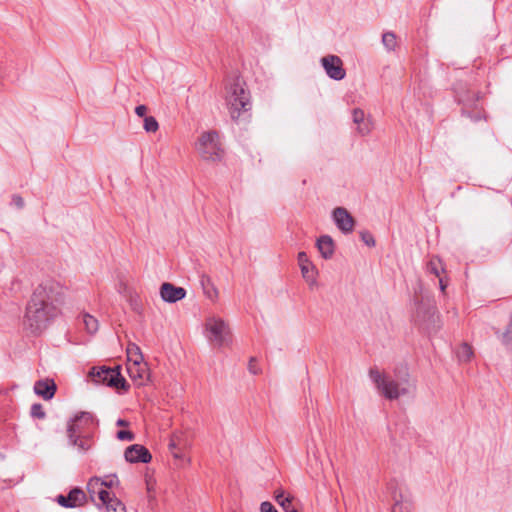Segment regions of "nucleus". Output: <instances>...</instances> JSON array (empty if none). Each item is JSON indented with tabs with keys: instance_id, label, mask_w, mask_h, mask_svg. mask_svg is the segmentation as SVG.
I'll list each match as a JSON object with an SVG mask.
<instances>
[{
	"instance_id": "6ab92c4d",
	"label": "nucleus",
	"mask_w": 512,
	"mask_h": 512,
	"mask_svg": "<svg viewBox=\"0 0 512 512\" xmlns=\"http://www.w3.org/2000/svg\"><path fill=\"white\" fill-rule=\"evenodd\" d=\"M316 246L324 259H330L335 251L334 241L329 235H322L317 239Z\"/></svg>"
},
{
	"instance_id": "cd10ccee",
	"label": "nucleus",
	"mask_w": 512,
	"mask_h": 512,
	"mask_svg": "<svg viewBox=\"0 0 512 512\" xmlns=\"http://www.w3.org/2000/svg\"><path fill=\"white\" fill-rule=\"evenodd\" d=\"M201 282L204 287V293L206 294V296L209 299L214 300L217 297L218 293L216 288L210 283V279L203 278Z\"/></svg>"
},
{
	"instance_id": "f257e3e1",
	"label": "nucleus",
	"mask_w": 512,
	"mask_h": 512,
	"mask_svg": "<svg viewBox=\"0 0 512 512\" xmlns=\"http://www.w3.org/2000/svg\"><path fill=\"white\" fill-rule=\"evenodd\" d=\"M63 286L53 280L41 283L33 292L26 308V321L32 332L42 331L60 312Z\"/></svg>"
},
{
	"instance_id": "2eb2a0df",
	"label": "nucleus",
	"mask_w": 512,
	"mask_h": 512,
	"mask_svg": "<svg viewBox=\"0 0 512 512\" xmlns=\"http://www.w3.org/2000/svg\"><path fill=\"white\" fill-rule=\"evenodd\" d=\"M87 490L92 501L95 500V497H98L101 503L105 502V499L111 494L101 485L100 477H92L88 481Z\"/></svg>"
},
{
	"instance_id": "a18cd8bd",
	"label": "nucleus",
	"mask_w": 512,
	"mask_h": 512,
	"mask_svg": "<svg viewBox=\"0 0 512 512\" xmlns=\"http://www.w3.org/2000/svg\"><path fill=\"white\" fill-rule=\"evenodd\" d=\"M176 443L174 441H172L170 444H169V448H175L176 447Z\"/></svg>"
},
{
	"instance_id": "4be33fe9",
	"label": "nucleus",
	"mask_w": 512,
	"mask_h": 512,
	"mask_svg": "<svg viewBox=\"0 0 512 512\" xmlns=\"http://www.w3.org/2000/svg\"><path fill=\"white\" fill-rule=\"evenodd\" d=\"M102 504L106 507L107 512H126L125 505L112 494Z\"/></svg>"
},
{
	"instance_id": "20e7f679",
	"label": "nucleus",
	"mask_w": 512,
	"mask_h": 512,
	"mask_svg": "<svg viewBox=\"0 0 512 512\" xmlns=\"http://www.w3.org/2000/svg\"><path fill=\"white\" fill-rule=\"evenodd\" d=\"M227 106L233 120H238L242 113L251 109L250 94L245 83L236 80L227 90Z\"/></svg>"
},
{
	"instance_id": "c85d7f7f",
	"label": "nucleus",
	"mask_w": 512,
	"mask_h": 512,
	"mask_svg": "<svg viewBox=\"0 0 512 512\" xmlns=\"http://www.w3.org/2000/svg\"><path fill=\"white\" fill-rule=\"evenodd\" d=\"M277 503L285 510V512H290L292 508H294L291 504V499L289 497H285L283 492L278 493L275 497Z\"/></svg>"
},
{
	"instance_id": "e433bc0d",
	"label": "nucleus",
	"mask_w": 512,
	"mask_h": 512,
	"mask_svg": "<svg viewBox=\"0 0 512 512\" xmlns=\"http://www.w3.org/2000/svg\"><path fill=\"white\" fill-rule=\"evenodd\" d=\"M12 203L19 209L24 207V200L20 195H13L12 196Z\"/></svg>"
},
{
	"instance_id": "4468645a",
	"label": "nucleus",
	"mask_w": 512,
	"mask_h": 512,
	"mask_svg": "<svg viewBox=\"0 0 512 512\" xmlns=\"http://www.w3.org/2000/svg\"><path fill=\"white\" fill-rule=\"evenodd\" d=\"M85 498L82 490L75 488L72 489L67 496L60 494L57 496L56 501L59 505L65 508H73L80 505Z\"/></svg>"
},
{
	"instance_id": "f3484780",
	"label": "nucleus",
	"mask_w": 512,
	"mask_h": 512,
	"mask_svg": "<svg viewBox=\"0 0 512 512\" xmlns=\"http://www.w3.org/2000/svg\"><path fill=\"white\" fill-rule=\"evenodd\" d=\"M34 392L44 400H50L56 392V385L54 381L50 379L39 380L34 385Z\"/></svg>"
},
{
	"instance_id": "79ce46f5",
	"label": "nucleus",
	"mask_w": 512,
	"mask_h": 512,
	"mask_svg": "<svg viewBox=\"0 0 512 512\" xmlns=\"http://www.w3.org/2000/svg\"><path fill=\"white\" fill-rule=\"evenodd\" d=\"M131 305H132L133 310L139 312V307H138L136 300L134 301L133 299H131Z\"/></svg>"
},
{
	"instance_id": "2f4dec72",
	"label": "nucleus",
	"mask_w": 512,
	"mask_h": 512,
	"mask_svg": "<svg viewBox=\"0 0 512 512\" xmlns=\"http://www.w3.org/2000/svg\"><path fill=\"white\" fill-rule=\"evenodd\" d=\"M502 342L507 346L512 345V317L505 332L502 334Z\"/></svg>"
},
{
	"instance_id": "423d86ee",
	"label": "nucleus",
	"mask_w": 512,
	"mask_h": 512,
	"mask_svg": "<svg viewBox=\"0 0 512 512\" xmlns=\"http://www.w3.org/2000/svg\"><path fill=\"white\" fill-rule=\"evenodd\" d=\"M89 377L95 384H102L109 387H114L117 390L127 391L129 384L120 373V367H94L89 372Z\"/></svg>"
},
{
	"instance_id": "72a5a7b5",
	"label": "nucleus",
	"mask_w": 512,
	"mask_h": 512,
	"mask_svg": "<svg viewBox=\"0 0 512 512\" xmlns=\"http://www.w3.org/2000/svg\"><path fill=\"white\" fill-rule=\"evenodd\" d=\"M360 238L369 247H374L376 244L373 235L369 231H361Z\"/></svg>"
},
{
	"instance_id": "473e14b6",
	"label": "nucleus",
	"mask_w": 512,
	"mask_h": 512,
	"mask_svg": "<svg viewBox=\"0 0 512 512\" xmlns=\"http://www.w3.org/2000/svg\"><path fill=\"white\" fill-rule=\"evenodd\" d=\"M31 416L38 419L45 418V412L43 406L39 403H35L31 406Z\"/></svg>"
},
{
	"instance_id": "a19ab883",
	"label": "nucleus",
	"mask_w": 512,
	"mask_h": 512,
	"mask_svg": "<svg viewBox=\"0 0 512 512\" xmlns=\"http://www.w3.org/2000/svg\"><path fill=\"white\" fill-rule=\"evenodd\" d=\"M439 278V286L442 292L445 291L447 284L444 282V279L440 276Z\"/></svg>"
},
{
	"instance_id": "c9c22d12",
	"label": "nucleus",
	"mask_w": 512,
	"mask_h": 512,
	"mask_svg": "<svg viewBox=\"0 0 512 512\" xmlns=\"http://www.w3.org/2000/svg\"><path fill=\"white\" fill-rule=\"evenodd\" d=\"M261 512H278L270 502H262L260 505Z\"/></svg>"
},
{
	"instance_id": "7ed1b4c3",
	"label": "nucleus",
	"mask_w": 512,
	"mask_h": 512,
	"mask_svg": "<svg viewBox=\"0 0 512 512\" xmlns=\"http://www.w3.org/2000/svg\"><path fill=\"white\" fill-rule=\"evenodd\" d=\"M371 380L375 383L379 392L387 399H398L400 396L410 394L415 385L408 379L395 381L386 374H382L378 369L372 368L369 371Z\"/></svg>"
},
{
	"instance_id": "ea45409f",
	"label": "nucleus",
	"mask_w": 512,
	"mask_h": 512,
	"mask_svg": "<svg viewBox=\"0 0 512 512\" xmlns=\"http://www.w3.org/2000/svg\"><path fill=\"white\" fill-rule=\"evenodd\" d=\"M173 456L174 458L176 459H185V455L183 453V450H176L174 453H173Z\"/></svg>"
},
{
	"instance_id": "f03ea898",
	"label": "nucleus",
	"mask_w": 512,
	"mask_h": 512,
	"mask_svg": "<svg viewBox=\"0 0 512 512\" xmlns=\"http://www.w3.org/2000/svg\"><path fill=\"white\" fill-rule=\"evenodd\" d=\"M94 426L93 415L89 412L76 414L67 423V437L69 444L78 448H90L94 443L91 436V428Z\"/></svg>"
},
{
	"instance_id": "9b49d317",
	"label": "nucleus",
	"mask_w": 512,
	"mask_h": 512,
	"mask_svg": "<svg viewBox=\"0 0 512 512\" xmlns=\"http://www.w3.org/2000/svg\"><path fill=\"white\" fill-rule=\"evenodd\" d=\"M332 218L337 228L344 234L354 230L355 220L352 215L343 207H337L332 212Z\"/></svg>"
},
{
	"instance_id": "6e6552de",
	"label": "nucleus",
	"mask_w": 512,
	"mask_h": 512,
	"mask_svg": "<svg viewBox=\"0 0 512 512\" xmlns=\"http://www.w3.org/2000/svg\"><path fill=\"white\" fill-rule=\"evenodd\" d=\"M387 490L393 500L392 512H412L413 500L410 491L403 483L392 480Z\"/></svg>"
},
{
	"instance_id": "f8f14e48",
	"label": "nucleus",
	"mask_w": 512,
	"mask_h": 512,
	"mask_svg": "<svg viewBox=\"0 0 512 512\" xmlns=\"http://www.w3.org/2000/svg\"><path fill=\"white\" fill-rule=\"evenodd\" d=\"M127 372L129 374V377L131 380L137 385V386H143L145 385L149 380V368L148 364L143 361L139 363H132L127 364Z\"/></svg>"
},
{
	"instance_id": "412c9836",
	"label": "nucleus",
	"mask_w": 512,
	"mask_h": 512,
	"mask_svg": "<svg viewBox=\"0 0 512 512\" xmlns=\"http://www.w3.org/2000/svg\"><path fill=\"white\" fill-rule=\"evenodd\" d=\"M127 352V364L139 363L144 361L143 354L139 346L134 343H129L126 349Z\"/></svg>"
},
{
	"instance_id": "c756f323",
	"label": "nucleus",
	"mask_w": 512,
	"mask_h": 512,
	"mask_svg": "<svg viewBox=\"0 0 512 512\" xmlns=\"http://www.w3.org/2000/svg\"><path fill=\"white\" fill-rule=\"evenodd\" d=\"M101 485L104 489L113 488L119 484V480L116 475H107L103 478H100Z\"/></svg>"
},
{
	"instance_id": "393cba45",
	"label": "nucleus",
	"mask_w": 512,
	"mask_h": 512,
	"mask_svg": "<svg viewBox=\"0 0 512 512\" xmlns=\"http://www.w3.org/2000/svg\"><path fill=\"white\" fill-rule=\"evenodd\" d=\"M472 355V348L467 343H463L459 346L457 350V357L460 361L467 362L471 359Z\"/></svg>"
},
{
	"instance_id": "5701e85b",
	"label": "nucleus",
	"mask_w": 512,
	"mask_h": 512,
	"mask_svg": "<svg viewBox=\"0 0 512 512\" xmlns=\"http://www.w3.org/2000/svg\"><path fill=\"white\" fill-rule=\"evenodd\" d=\"M82 320H83L85 329L87 330L88 333L94 334L98 331L99 322L94 316H92L88 313H83Z\"/></svg>"
},
{
	"instance_id": "aec40b11",
	"label": "nucleus",
	"mask_w": 512,
	"mask_h": 512,
	"mask_svg": "<svg viewBox=\"0 0 512 512\" xmlns=\"http://www.w3.org/2000/svg\"><path fill=\"white\" fill-rule=\"evenodd\" d=\"M124 457L130 463H149L152 459L149 450H125Z\"/></svg>"
},
{
	"instance_id": "c03bdc74",
	"label": "nucleus",
	"mask_w": 512,
	"mask_h": 512,
	"mask_svg": "<svg viewBox=\"0 0 512 512\" xmlns=\"http://www.w3.org/2000/svg\"><path fill=\"white\" fill-rule=\"evenodd\" d=\"M127 448H133V449H136V448H144V446L139 445V444H133V445L128 446Z\"/></svg>"
},
{
	"instance_id": "9d476101",
	"label": "nucleus",
	"mask_w": 512,
	"mask_h": 512,
	"mask_svg": "<svg viewBox=\"0 0 512 512\" xmlns=\"http://www.w3.org/2000/svg\"><path fill=\"white\" fill-rule=\"evenodd\" d=\"M321 64L326 74L333 80L340 81L345 78L346 71L343 68V62L336 55H328L321 58Z\"/></svg>"
},
{
	"instance_id": "dca6fc26",
	"label": "nucleus",
	"mask_w": 512,
	"mask_h": 512,
	"mask_svg": "<svg viewBox=\"0 0 512 512\" xmlns=\"http://www.w3.org/2000/svg\"><path fill=\"white\" fill-rule=\"evenodd\" d=\"M352 118L354 124L357 125V131L361 135H367L372 130V122L370 119L365 117V113L363 110L356 108L352 112Z\"/></svg>"
},
{
	"instance_id": "bb28decb",
	"label": "nucleus",
	"mask_w": 512,
	"mask_h": 512,
	"mask_svg": "<svg viewBox=\"0 0 512 512\" xmlns=\"http://www.w3.org/2000/svg\"><path fill=\"white\" fill-rule=\"evenodd\" d=\"M143 128L148 133H155L159 129V124L155 117L146 116L144 118Z\"/></svg>"
},
{
	"instance_id": "7c9ffc66",
	"label": "nucleus",
	"mask_w": 512,
	"mask_h": 512,
	"mask_svg": "<svg viewBox=\"0 0 512 512\" xmlns=\"http://www.w3.org/2000/svg\"><path fill=\"white\" fill-rule=\"evenodd\" d=\"M155 488H156V480L151 476H146V489L148 492L149 501L155 500Z\"/></svg>"
},
{
	"instance_id": "58836bf2",
	"label": "nucleus",
	"mask_w": 512,
	"mask_h": 512,
	"mask_svg": "<svg viewBox=\"0 0 512 512\" xmlns=\"http://www.w3.org/2000/svg\"><path fill=\"white\" fill-rule=\"evenodd\" d=\"M249 371L252 373V374H257L258 373V369L256 367V360L254 358H251L250 361H249Z\"/></svg>"
},
{
	"instance_id": "f704fd0d",
	"label": "nucleus",
	"mask_w": 512,
	"mask_h": 512,
	"mask_svg": "<svg viewBox=\"0 0 512 512\" xmlns=\"http://www.w3.org/2000/svg\"><path fill=\"white\" fill-rule=\"evenodd\" d=\"M117 439L121 441H132L134 440V434L129 430H120L116 433Z\"/></svg>"
},
{
	"instance_id": "b1692460",
	"label": "nucleus",
	"mask_w": 512,
	"mask_h": 512,
	"mask_svg": "<svg viewBox=\"0 0 512 512\" xmlns=\"http://www.w3.org/2000/svg\"><path fill=\"white\" fill-rule=\"evenodd\" d=\"M427 271L436 277H440L441 273L444 272V266L438 257H432L427 263Z\"/></svg>"
},
{
	"instance_id": "a211bd4d",
	"label": "nucleus",
	"mask_w": 512,
	"mask_h": 512,
	"mask_svg": "<svg viewBox=\"0 0 512 512\" xmlns=\"http://www.w3.org/2000/svg\"><path fill=\"white\" fill-rule=\"evenodd\" d=\"M298 263L301 269L302 276L310 282L315 281L316 270L313 263L308 259L305 252H299Z\"/></svg>"
},
{
	"instance_id": "a878e982",
	"label": "nucleus",
	"mask_w": 512,
	"mask_h": 512,
	"mask_svg": "<svg viewBox=\"0 0 512 512\" xmlns=\"http://www.w3.org/2000/svg\"><path fill=\"white\" fill-rule=\"evenodd\" d=\"M382 43L387 50H389V51L394 50L397 45L395 34L392 32L384 33L382 35Z\"/></svg>"
},
{
	"instance_id": "4c0bfd02",
	"label": "nucleus",
	"mask_w": 512,
	"mask_h": 512,
	"mask_svg": "<svg viewBox=\"0 0 512 512\" xmlns=\"http://www.w3.org/2000/svg\"><path fill=\"white\" fill-rule=\"evenodd\" d=\"M147 107L145 105H138L135 108V113L139 117H146Z\"/></svg>"
},
{
	"instance_id": "39448f33",
	"label": "nucleus",
	"mask_w": 512,
	"mask_h": 512,
	"mask_svg": "<svg viewBox=\"0 0 512 512\" xmlns=\"http://www.w3.org/2000/svg\"><path fill=\"white\" fill-rule=\"evenodd\" d=\"M199 156L208 162H217L223 158L224 150L216 131L203 132L195 143Z\"/></svg>"
},
{
	"instance_id": "ddd939ff",
	"label": "nucleus",
	"mask_w": 512,
	"mask_h": 512,
	"mask_svg": "<svg viewBox=\"0 0 512 512\" xmlns=\"http://www.w3.org/2000/svg\"><path fill=\"white\" fill-rule=\"evenodd\" d=\"M160 296L164 302L175 303L185 298L186 290L169 282H165L160 286Z\"/></svg>"
},
{
	"instance_id": "1a4fd4ad",
	"label": "nucleus",
	"mask_w": 512,
	"mask_h": 512,
	"mask_svg": "<svg viewBox=\"0 0 512 512\" xmlns=\"http://www.w3.org/2000/svg\"><path fill=\"white\" fill-rule=\"evenodd\" d=\"M417 321L429 333L436 332L440 328V318L434 305L424 307L420 304L417 307Z\"/></svg>"
},
{
	"instance_id": "0eeeda50",
	"label": "nucleus",
	"mask_w": 512,
	"mask_h": 512,
	"mask_svg": "<svg viewBox=\"0 0 512 512\" xmlns=\"http://www.w3.org/2000/svg\"><path fill=\"white\" fill-rule=\"evenodd\" d=\"M205 334L207 339L221 347L231 342V331L224 319L218 316H210L205 321Z\"/></svg>"
},
{
	"instance_id": "37998d69",
	"label": "nucleus",
	"mask_w": 512,
	"mask_h": 512,
	"mask_svg": "<svg viewBox=\"0 0 512 512\" xmlns=\"http://www.w3.org/2000/svg\"><path fill=\"white\" fill-rule=\"evenodd\" d=\"M128 423L123 419H118L116 422L117 426H126Z\"/></svg>"
}]
</instances>
